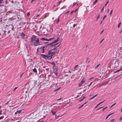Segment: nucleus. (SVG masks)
I'll list each match as a JSON object with an SVG mask.
<instances>
[{"mask_svg":"<svg viewBox=\"0 0 122 122\" xmlns=\"http://www.w3.org/2000/svg\"><path fill=\"white\" fill-rule=\"evenodd\" d=\"M100 65V64H98L95 67V69H97Z\"/></svg>","mask_w":122,"mask_h":122,"instance_id":"nucleus-19","label":"nucleus"},{"mask_svg":"<svg viewBox=\"0 0 122 122\" xmlns=\"http://www.w3.org/2000/svg\"><path fill=\"white\" fill-rule=\"evenodd\" d=\"M98 95V94H96L93 97H92V98H91L90 100H91L92 99H93L95 97H96Z\"/></svg>","mask_w":122,"mask_h":122,"instance_id":"nucleus-13","label":"nucleus"},{"mask_svg":"<svg viewBox=\"0 0 122 122\" xmlns=\"http://www.w3.org/2000/svg\"><path fill=\"white\" fill-rule=\"evenodd\" d=\"M23 74H24V73H22V74L21 75V76H20V78H21V77H22V75H23Z\"/></svg>","mask_w":122,"mask_h":122,"instance_id":"nucleus-50","label":"nucleus"},{"mask_svg":"<svg viewBox=\"0 0 122 122\" xmlns=\"http://www.w3.org/2000/svg\"><path fill=\"white\" fill-rule=\"evenodd\" d=\"M20 36H21L22 39H24L25 34L23 32L21 33L20 34Z\"/></svg>","mask_w":122,"mask_h":122,"instance_id":"nucleus-9","label":"nucleus"},{"mask_svg":"<svg viewBox=\"0 0 122 122\" xmlns=\"http://www.w3.org/2000/svg\"><path fill=\"white\" fill-rule=\"evenodd\" d=\"M104 7L103 6L101 10V12H102V11L103 10H104Z\"/></svg>","mask_w":122,"mask_h":122,"instance_id":"nucleus-41","label":"nucleus"},{"mask_svg":"<svg viewBox=\"0 0 122 122\" xmlns=\"http://www.w3.org/2000/svg\"><path fill=\"white\" fill-rule=\"evenodd\" d=\"M69 12H70L69 11H67V12H66L65 13L67 14V13H68Z\"/></svg>","mask_w":122,"mask_h":122,"instance_id":"nucleus-44","label":"nucleus"},{"mask_svg":"<svg viewBox=\"0 0 122 122\" xmlns=\"http://www.w3.org/2000/svg\"><path fill=\"white\" fill-rule=\"evenodd\" d=\"M86 98V97H83V98L81 99L79 101V102H81L84 99Z\"/></svg>","mask_w":122,"mask_h":122,"instance_id":"nucleus-16","label":"nucleus"},{"mask_svg":"<svg viewBox=\"0 0 122 122\" xmlns=\"http://www.w3.org/2000/svg\"><path fill=\"white\" fill-rule=\"evenodd\" d=\"M122 119V116L121 117L120 119V120H121V119Z\"/></svg>","mask_w":122,"mask_h":122,"instance_id":"nucleus-55","label":"nucleus"},{"mask_svg":"<svg viewBox=\"0 0 122 122\" xmlns=\"http://www.w3.org/2000/svg\"><path fill=\"white\" fill-rule=\"evenodd\" d=\"M104 101H105V100H104V101H103V102H101L100 103H99V105H100L101 104H102V103H103V102H104Z\"/></svg>","mask_w":122,"mask_h":122,"instance_id":"nucleus-43","label":"nucleus"},{"mask_svg":"<svg viewBox=\"0 0 122 122\" xmlns=\"http://www.w3.org/2000/svg\"><path fill=\"white\" fill-rule=\"evenodd\" d=\"M18 114V113L17 112V111L16 112H15V114Z\"/></svg>","mask_w":122,"mask_h":122,"instance_id":"nucleus-53","label":"nucleus"},{"mask_svg":"<svg viewBox=\"0 0 122 122\" xmlns=\"http://www.w3.org/2000/svg\"><path fill=\"white\" fill-rule=\"evenodd\" d=\"M48 45L46 46H42L41 47H39V50L40 51L41 53H44L45 52L47 47L48 46Z\"/></svg>","mask_w":122,"mask_h":122,"instance_id":"nucleus-3","label":"nucleus"},{"mask_svg":"<svg viewBox=\"0 0 122 122\" xmlns=\"http://www.w3.org/2000/svg\"><path fill=\"white\" fill-rule=\"evenodd\" d=\"M33 71L35 73H37V70L36 68H35L33 69Z\"/></svg>","mask_w":122,"mask_h":122,"instance_id":"nucleus-14","label":"nucleus"},{"mask_svg":"<svg viewBox=\"0 0 122 122\" xmlns=\"http://www.w3.org/2000/svg\"><path fill=\"white\" fill-rule=\"evenodd\" d=\"M93 78V77H92V78H91L90 79H89V80H90V79H92V78Z\"/></svg>","mask_w":122,"mask_h":122,"instance_id":"nucleus-60","label":"nucleus"},{"mask_svg":"<svg viewBox=\"0 0 122 122\" xmlns=\"http://www.w3.org/2000/svg\"><path fill=\"white\" fill-rule=\"evenodd\" d=\"M61 98H62V97L61 98H60V99H57V100L58 101V100H61Z\"/></svg>","mask_w":122,"mask_h":122,"instance_id":"nucleus-47","label":"nucleus"},{"mask_svg":"<svg viewBox=\"0 0 122 122\" xmlns=\"http://www.w3.org/2000/svg\"><path fill=\"white\" fill-rule=\"evenodd\" d=\"M98 0H96L93 3V5H94L97 2Z\"/></svg>","mask_w":122,"mask_h":122,"instance_id":"nucleus-18","label":"nucleus"},{"mask_svg":"<svg viewBox=\"0 0 122 122\" xmlns=\"http://www.w3.org/2000/svg\"><path fill=\"white\" fill-rule=\"evenodd\" d=\"M50 63L53 66V67L55 66L56 64L54 62H52Z\"/></svg>","mask_w":122,"mask_h":122,"instance_id":"nucleus-11","label":"nucleus"},{"mask_svg":"<svg viewBox=\"0 0 122 122\" xmlns=\"http://www.w3.org/2000/svg\"><path fill=\"white\" fill-rule=\"evenodd\" d=\"M76 4V3L74 4L73 5H72L73 7Z\"/></svg>","mask_w":122,"mask_h":122,"instance_id":"nucleus-42","label":"nucleus"},{"mask_svg":"<svg viewBox=\"0 0 122 122\" xmlns=\"http://www.w3.org/2000/svg\"><path fill=\"white\" fill-rule=\"evenodd\" d=\"M1 112H0V115L1 114H2V113H1Z\"/></svg>","mask_w":122,"mask_h":122,"instance_id":"nucleus-61","label":"nucleus"},{"mask_svg":"<svg viewBox=\"0 0 122 122\" xmlns=\"http://www.w3.org/2000/svg\"><path fill=\"white\" fill-rule=\"evenodd\" d=\"M109 3V1H107V3L105 4V6H106V5H107V4Z\"/></svg>","mask_w":122,"mask_h":122,"instance_id":"nucleus-30","label":"nucleus"},{"mask_svg":"<svg viewBox=\"0 0 122 122\" xmlns=\"http://www.w3.org/2000/svg\"><path fill=\"white\" fill-rule=\"evenodd\" d=\"M10 31H8V37L10 35V34H9V33H10Z\"/></svg>","mask_w":122,"mask_h":122,"instance_id":"nucleus-31","label":"nucleus"},{"mask_svg":"<svg viewBox=\"0 0 122 122\" xmlns=\"http://www.w3.org/2000/svg\"><path fill=\"white\" fill-rule=\"evenodd\" d=\"M4 0H0V3L1 4L3 3V1Z\"/></svg>","mask_w":122,"mask_h":122,"instance_id":"nucleus-32","label":"nucleus"},{"mask_svg":"<svg viewBox=\"0 0 122 122\" xmlns=\"http://www.w3.org/2000/svg\"><path fill=\"white\" fill-rule=\"evenodd\" d=\"M60 109V108L59 107V105L58 104H57L56 105L54 106L53 109H52L55 111L57 112Z\"/></svg>","mask_w":122,"mask_h":122,"instance_id":"nucleus-4","label":"nucleus"},{"mask_svg":"<svg viewBox=\"0 0 122 122\" xmlns=\"http://www.w3.org/2000/svg\"><path fill=\"white\" fill-rule=\"evenodd\" d=\"M103 31H104V30H102V32H101L100 34H101L103 32Z\"/></svg>","mask_w":122,"mask_h":122,"instance_id":"nucleus-48","label":"nucleus"},{"mask_svg":"<svg viewBox=\"0 0 122 122\" xmlns=\"http://www.w3.org/2000/svg\"><path fill=\"white\" fill-rule=\"evenodd\" d=\"M30 43L32 45H33L35 46H38L41 45L39 38L37 36L34 35L32 36L31 38Z\"/></svg>","mask_w":122,"mask_h":122,"instance_id":"nucleus-1","label":"nucleus"},{"mask_svg":"<svg viewBox=\"0 0 122 122\" xmlns=\"http://www.w3.org/2000/svg\"><path fill=\"white\" fill-rule=\"evenodd\" d=\"M17 87H15V88L14 89V91L17 88Z\"/></svg>","mask_w":122,"mask_h":122,"instance_id":"nucleus-45","label":"nucleus"},{"mask_svg":"<svg viewBox=\"0 0 122 122\" xmlns=\"http://www.w3.org/2000/svg\"><path fill=\"white\" fill-rule=\"evenodd\" d=\"M56 7V6L55 5H54L53 6V7L54 8L55 7Z\"/></svg>","mask_w":122,"mask_h":122,"instance_id":"nucleus-59","label":"nucleus"},{"mask_svg":"<svg viewBox=\"0 0 122 122\" xmlns=\"http://www.w3.org/2000/svg\"><path fill=\"white\" fill-rule=\"evenodd\" d=\"M122 70V68H120V69H119V70L116 71L115 72H114V73H117V72H118L119 71Z\"/></svg>","mask_w":122,"mask_h":122,"instance_id":"nucleus-12","label":"nucleus"},{"mask_svg":"<svg viewBox=\"0 0 122 122\" xmlns=\"http://www.w3.org/2000/svg\"><path fill=\"white\" fill-rule=\"evenodd\" d=\"M60 20V19L59 18H58L57 20V24H58V23L59 21Z\"/></svg>","mask_w":122,"mask_h":122,"instance_id":"nucleus-28","label":"nucleus"},{"mask_svg":"<svg viewBox=\"0 0 122 122\" xmlns=\"http://www.w3.org/2000/svg\"><path fill=\"white\" fill-rule=\"evenodd\" d=\"M107 107H105L104 108H103L102 109V110L103 111H104V110H105V109H106L107 108Z\"/></svg>","mask_w":122,"mask_h":122,"instance_id":"nucleus-34","label":"nucleus"},{"mask_svg":"<svg viewBox=\"0 0 122 122\" xmlns=\"http://www.w3.org/2000/svg\"><path fill=\"white\" fill-rule=\"evenodd\" d=\"M78 66V65H77L75 66V68H74L75 69V70H77V69H76Z\"/></svg>","mask_w":122,"mask_h":122,"instance_id":"nucleus-23","label":"nucleus"},{"mask_svg":"<svg viewBox=\"0 0 122 122\" xmlns=\"http://www.w3.org/2000/svg\"><path fill=\"white\" fill-rule=\"evenodd\" d=\"M51 112H52V114L53 115H54L55 117H56V112H56V111H55L53 110H52L51 111Z\"/></svg>","mask_w":122,"mask_h":122,"instance_id":"nucleus-10","label":"nucleus"},{"mask_svg":"<svg viewBox=\"0 0 122 122\" xmlns=\"http://www.w3.org/2000/svg\"><path fill=\"white\" fill-rule=\"evenodd\" d=\"M113 113H112L110 114H109L108 115L107 117H106V119H105L106 120V119H107L108 118V117L110 116L111 115H112V114Z\"/></svg>","mask_w":122,"mask_h":122,"instance_id":"nucleus-15","label":"nucleus"},{"mask_svg":"<svg viewBox=\"0 0 122 122\" xmlns=\"http://www.w3.org/2000/svg\"><path fill=\"white\" fill-rule=\"evenodd\" d=\"M76 25H77V24H74L73 25V28H74Z\"/></svg>","mask_w":122,"mask_h":122,"instance_id":"nucleus-39","label":"nucleus"},{"mask_svg":"<svg viewBox=\"0 0 122 122\" xmlns=\"http://www.w3.org/2000/svg\"><path fill=\"white\" fill-rule=\"evenodd\" d=\"M84 105V104H82V105H81V106H80L81 107H82Z\"/></svg>","mask_w":122,"mask_h":122,"instance_id":"nucleus-46","label":"nucleus"},{"mask_svg":"<svg viewBox=\"0 0 122 122\" xmlns=\"http://www.w3.org/2000/svg\"><path fill=\"white\" fill-rule=\"evenodd\" d=\"M106 17V15H105L103 17V19H102L103 20Z\"/></svg>","mask_w":122,"mask_h":122,"instance_id":"nucleus-36","label":"nucleus"},{"mask_svg":"<svg viewBox=\"0 0 122 122\" xmlns=\"http://www.w3.org/2000/svg\"><path fill=\"white\" fill-rule=\"evenodd\" d=\"M4 116H2L0 117V120L2 119L4 117Z\"/></svg>","mask_w":122,"mask_h":122,"instance_id":"nucleus-29","label":"nucleus"},{"mask_svg":"<svg viewBox=\"0 0 122 122\" xmlns=\"http://www.w3.org/2000/svg\"><path fill=\"white\" fill-rule=\"evenodd\" d=\"M109 11V9H108L107 11V12H108Z\"/></svg>","mask_w":122,"mask_h":122,"instance_id":"nucleus-63","label":"nucleus"},{"mask_svg":"<svg viewBox=\"0 0 122 122\" xmlns=\"http://www.w3.org/2000/svg\"><path fill=\"white\" fill-rule=\"evenodd\" d=\"M61 0L58 3V5H60V4H61Z\"/></svg>","mask_w":122,"mask_h":122,"instance_id":"nucleus-33","label":"nucleus"},{"mask_svg":"<svg viewBox=\"0 0 122 122\" xmlns=\"http://www.w3.org/2000/svg\"><path fill=\"white\" fill-rule=\"evenodd\" d=\"M116 104V103H115L114 104H113V105H112V106H113L114 105H115Z\"/></svg>","mask_w":122,"mask_h":122,"instance_id":"nucleus-51","label":"nucleus"},{"mask_svg":"<svg viewBox=\"0 0 122 122\" xmlns=\"http://www.w3.org/2000/svg\"><path fill=\"white\" fill-rule=\"evenodd\" d=\"M99 15H100V14H99L98 16L97 17V18L96 20L97 21L98 19L99 18Z\"/></svg>","mask_w":122,"mask_h":122,"instance_id":"nucleus-24","label":"nucleus"},{"mask_svg":"<svg viewBox=\"0 0 122 122\" xmlns=\"http://www.w3.org/2000/svg\"><path fill=\"white\" fill-rule=\"evenodd\" d=\"M53 51L52 49H51L50 50L48 51V53L46 55L49 58L51 57L50 59H51L52 58V54H51V51Z\"/></svg>","mask_w":122,"mask_h":122,"instance_id":"nucleus-5","label":"nucleus"},{"mask_svg":"<svg viewBox=\"0 0 122 122\" xmlns=\"http://www.w3.org/2000/svg\"><path fill=\"white\" fill-rule=\"evenodd\" d=\"M36 15V17H38V16H39V15Z\"/></svg>","mask_w":122,"mask_h":122,"instance_id":"nucleus-54","label":"nucleus"},{"mask_svg":"<svg viewBox=\"0 0 122 122\" xmlns=\"http://www.w3.org/2000/svg\"><path fill=\"white\" fill-rule=\"evenodd\" d=\"M104 39H103L102 40L100 41V44H101L102 42L103 41V40H104Z\"/></svg>","mask_w":122,"mask_h":122,"instance_id":"nucleus-38","label":"nucleus"},{"mask_svg":"<svg viewBox=\"0 0 122 122\" xmlns=\"http://www.w3.org/2000/svg\"><path fill=\"white\" fill-rule=\"evenodd\" d=\"M113 9H112L110 13V15H112V11H113Z\"/></svg>","mask_w":122,"mask_h":122,"instance_id":"nucleus-27","label":"nucleus"},{"mask_svg":"<svg viewBox=\"0 0 122 122\" xmlns=\"http://www.w3.org/2000/svg\"><path fill=\"white\" fill-rule=\"evenodd\" d=\"M55 71V72H54V73H55V74H56V75L57 76V70H56V71Z\"/></svg>","mask_w":122,"mask_h":122,"instance_id":"nucleus-17","label":"nucleus"},{"mask_svg":"<svg viewBox=\"0 0 122 122\" xmlns=\"http://www.w3.org/2000/svg\"><path fill=\"white\" fill-rule=\"evenodd\" d=\"M30 15V12H28V13H27V16H29Z\"/></svg>","mask_w":122,"mask_h":122,"instance_id":"nucleus-37","label":"nucleus"},{"mask_svg":"<svg viewBox=\"0 0 122 122\" xmlns=\"http://www.w3.org/2000/svg\"><path fill=\"white\" fill-rule=\"evenodd\" d=\"M66 104L64 105H63L62 106V108L63 109L64 108H66L65 107V106H66Z\"/></svg>","mask_w":122,"mask_h":122,"instance_id":"nucleus-20","label":"nucleus"},{"mask_svg":"<svg viewBox=\"0 0 122 122\" xmlns=\"http://www.w3.org/2000/svg\"><path fill=\"white\" fill-rule=\"evenodd\" d=\"M115 120L114 119H112L109 122H113Z\"/></svg>","mask_w":122,"mask_h":122,"instance_id":"nucleus-25","label":"nucleus"},{"mask_svg":"<svg viewBox=\"0 0 122 122\" xmlns=\"http://www.w3.org/2000/svg\"><path fill=\"white\" fill-rule=\"evenodd\" d=\"M93 82H91V83H90V84H89V85L88 86H90L91 85L92 83Z\"/></svg>","mask_w":122,"mask_h":122,"instance_id":"nucleus-40","label":"nucleus"},{"mask_svg":"<svg viewBox=\"0 0 122 122\" xmlns=\"http://www.w3.org/2000/svg\"><path fill=\"white\" fill-rule=\"evenodd\" d=\"M56 52H51V54H52V56L53 55H54L55 54V53Z\"/></svg>","mask_w":122,"mask_h":122,"instance_id":"nucleus-21","label":"nucleus"},{"mask_svg":"<svg viewBox=\"0 0 122 122\" xmlns=\"http://www.w3.org/2000/svg\"><path fill=\"white\" fill-rule=\"evenodd\" d=\"M99 104H98L97 106H96L95 107V109H96V108L99 105Z\"/></svg>","mask_w":122,"mask_h":122,"instance_id":"nucleus-35","label":"nucleus"},{"mask_svg":"<svg viewBox=\"0 0 122 122\" xmlns=\"http://www.w3.org/2000/svg\"><path fill=\"white\" fill-rule=\"evenodd\" d=\"M122 111V108L121 110V112Z\"/></svg>","mask_w":122,"mask_h":122,"instance_id":"nucleus-64","label":"nucleus"},{"mask_svg":"<svg viewBox=\"0 0 122 122\" xmlns=\"http://www.w3.org/2000/svg\"><path fill=\"white\" fill-rule=\"evenodd\" d=\"M81 108V106H80L78 108L79 109H80V108Z\"/></svg>","mask_w":122,"mask_h":122,"instance_id":"nucleus-62","label":"nucleus"},{"mask_svg":"<svg viewBox=\"0 0 122 122\" xmlns=\"http://www.w3.org/2000/svg\"><path fill=\"white\" fill-rule=\"evenodd\" d=\"M87 102H85L83 104H84H84H86Z\"/></svg>","mask_w":122,"mask_h":122,"instance_id":"nucleus-58","label":"nucleus"},{"mask_svg":"<svg viewBox=\"0 0 122 122\" xmlns=\"http://www.w3.org/2000/svg\"><path fill=\"white\" fill-rule=\"evenodd\" d=\"M54 39V38H51L49 39H47V38H41L40 39V40H42V41H51V40H53Z\"/></svg>","mask_w":122,"mask_h":122,"instance_id":"nucleus-6","label":"nucleus"},{"mask_svg":"<svg viewBox=\"0 0 122 122\" xmlns=\"http://www.w3.org/2000/svg\"><path fill=\"white\" fill-rule=\"evenodd\" d=\"M41 56L42 58H44L46 59H47L49 58L46 55H45L42 54H41Z\"/></svg>","mask_w":122,"mask_h":122,"instance_id":"nucleus-8","label":"nucleus"},{"mask_svg":"<svg viewBox=\"0 0 122 122\" xmlns=\"http://www.w3.org/2000/svg\"><path fill=\"white\" fill-rule=\"evenodd\" d=\"M85 82V79L83 78L82 80L81 81L80 83L78 85V86L80 87L81 86L82 84H83Z\"/></svg>","mask_w":122,"mask_h":122,"instance_id":"nucleus-7","label":"nucleus"},{"mask_svg":"<svg viewBox=\"0 0 122 122\" xmlns=\"http://www.w3.org/2000/svg\"><path fill=\"white\" fill-rule=\"evenodd\" d=\"M73 11H71V13H70V14H72V13H73Z\"/></svg>","mask_w":122,"mask_h":122,"instance_id":"nucleus-52","label":"nucleus"},{"mask_svg":"<svg viewBox=\"0 0 122 122\" xmlns=\"http://www.w3.org/2000/svg\"><path fill=\"white\" fill-rule=\"evenodd\" d=\"M103 107H100L99 109H101Z\"/></svg>","mask_w":122,"mask_h":122,"instance_id":"nucleus-56","label":"nucleus"},{"mask_svg":"<svg viewBox=\"0 0 122 122\" xmlns=\"http://www.w3.org/2000/svg\"><path fill=\"white\" fill-rule=\"evenodd\" d=\"M59 39V38H58L57 39L55 40L54 41H53V42H52L50 44H48V45H50L51 46H54V45H55L54 46V47H55L53 49V50H54L55 49H56V51L55 52H56L57 53H58L59 51V49L57 48H56L58 47H59V46L60 45V44L56 46L58 44H55L54 45H53L52 44H54L56 43L57 42H58V41H59L58 40Z\"/></svg>","mask_w":122,"mask_h":122,"instance_id":"nucleus-2","label":"nucleus"},{"mask_svg":"<svg viewBox=\"0 0 122 122\" xmlns=\"http://www.w3.org/2000/svg\"><path fill=\"white\" fill-rule=\"evenodd\" d=\"M46 15L45 16H44V18H46Z\"/></svg>","mask_w":122,"mask_h":122,"instance_id":"nucleus-57","label":"nucleus"},{"mask_svg":"<svg viewBox=\"0 0 122 122\" xmlns=\"http://www.w3.org/2000/svg\"><path fill=\"white\" fill-rule=\"evenodd\" d=\"M21 112V110H19L17 111V112L18 114H20Z\"/></svg>","mask_w":122,"mask_h":122,"instance_id":"nucleus-22","label":"nucleus"},{"mask_svg":"<svg viewBox=\"0 0 122 122\" xmlns=\"http://www.w3.org/2000/svg\"><path fill=\"white\" fill-rule=\"evenodd\" d=\"M38 50H39V47L37 48V51L38 52Z\"/></svg>","mask_w":122,"mask_h":122,"instance_id":"nucleus-49","label":"nucleus"},{"mask_svg":"<svg viewBox=\"0 0 122 122\" xmlns=\"http://www.w3.org/2000/svg\"><path fill=\"white\" fill-rule=\"evenodd\" d=\"M121 24V22H120L119 23V24L118 25V28L119 27H120V25Z\"/></svg>","mask_w":122,"mask_h":122,"instance_id":"nucleus-26","label":"nucleus"}]
</instances>
